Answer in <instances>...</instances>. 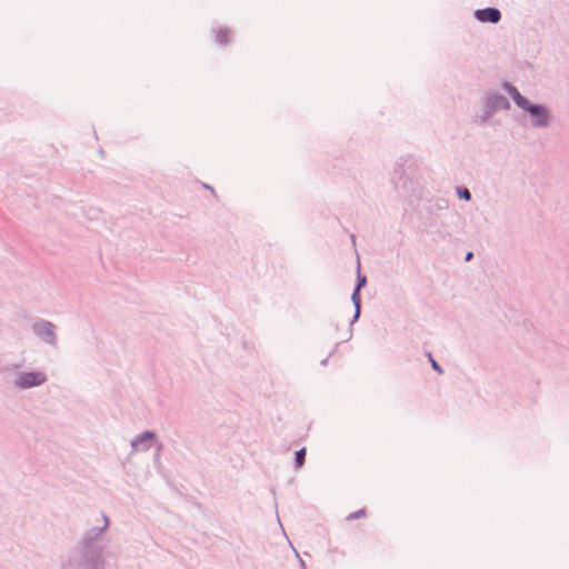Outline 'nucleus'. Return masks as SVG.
Wrapping results in <instances>:
<instances>
[{"label":"nucleus","mask_w":569,"mask_h":569,"mask_svg":"<svg viewBox=\"0 0 569 569\" xmlns=\"http://www.w3.org/2000/svg\"><path fill=\"white\" fill-rule=\"evenodd\" d=\"M231 39V33L226 28H219L214 30V40L217 43L224 46L227 44Z\"/></svg>","instance_id":"nucleus-5"},{"label":"nucleus","mask_w":569,"mask_h":569,"mask_svg":"<svg viewBox=\"0 0 569 569\" xmlns=\"http://www.w3.org/2000/svg\"><path fill=\"white\" fill-rule=\"evenodd\" d=\"M509 92L512 96L515 102L523 110L529 111V109L533 106L532 103L529 102L528 99L522 97L517 89L511 88Z\"/></svg>","instance_id":"nucleus-4"},{"label":"nucleus","mask_w":569,"mask_h":569,"mask_svg":"<svg viewBox=\"0 0 569 569\" xmlns=\"http://www.w3.org/2000/svg\"><path fill=\"white\" fill-rule=\"evenodd\" d=\"M153 440V433L146 432L140 438H138L136 441L132 442V446L134 448H138L142 442L144 441H152Z\"/></svg>","instance_id":"nucleus-6"},{"label":"nucleus","mask_w":569,"mask_h":569,"mask_svg":"<svg viewBox=\"0 0 569 569\" xmlns=\"http://www.w3.org/2000/svg\"><path fill=\"white\" fill-rule=\"evenodd\" d=\"M352 300L357 307V309H359V305H360V293H359V287L356 288L353 295H352Z\"/></svg>","instance_id":"nucleus-9"},{"label":"nucleus","mask_w":569,"mask_h":569,"mask_svg":"<svg viewBox=\"0 0 569 569\" xmlns=\"http://www.w3.org/2000/svg\"><path fill=\"white\" fill-rule=\"evenodd\" d=\"M430 358V361H431V365H432V368L436 369L438 372H442V369L440 368V366L437 363V361L435 359L431 358V356H429Z\"/></svg>","instance_id":"nucleus-12"},{"label":"nucleus","mask_w":569,"mask_h":569,"mask_svg":"<svg viewBox=\"0 0 569 569\" xmlns=\"http://www.w3.org/2000/svg\"><path fill=\"white\" fill-rule=\"evenodd\" d=\"M475 16L481 22H491V23L499 22V20L501 18L500 11L496 8H487V9L477 10Z\"/></svg>","instance_id":"nucleus-2"},{"label":"nucleus","mask_w":569,"mask_h":569,"mask_svg":"<svg viewBox=\"0 0 569 569\" xmlns=\"http://www.w3.org/2000/svg\"><path fill=\"white\" fill-rule=\"evenodd\" d=\"M39 328L43 330L47 335H52V326L50 323H41Z\"/></svg>","instance_id":"nucleus-10"},{"label":"nucleus","mask_w":569,"mask_h":569,"mask_svg":"<svg viewBox=\"0 0 569 569\" xmlns=\"http://www.w3.org/2000/svg\"><path fill=\"white\" fill-rule=\"evenodd\" d=\"M532 117L536 118V126H545L548 121L547 110L543 107L533 104L529 111Z\"/></svg>","instance_id":"nucleus-3"},{"label":"nucleus","mask_w":569,"mask_h":569,"mask_svg":"<svg viewBox=\"0 0 569 569\" xmlns=\"http://www.w3.org/2000/svg\"><path fill=\"white\" fill-rule=\"evenodd\" d=\"M471 258H472V253H471V252H469V253L467 254V257H466V260H467V261H469Z\"/></svg>","instance_id":"nucleus-14"},{"label":"nucleus","mask_w":569,"mask_h":569,"mask_svg":"<svg viewBox=\"0 0 569 569\" xmlns=\"http://www.w3.org/2000/svg\"><path fill=\"white\" fill-rule=\"evenodd\" d=\"M365 283H366V278L365 277L359 278V282H358L357 287H359V289H360Z\"/></svg>","instance_id":"nucleus-13"},{"label":"nucleus","mask_w":569,"mask_h":569,"mask_svg":"<svg viewBox=\"0 0 569 569\" xmlns=\"http://www.w3.org/2000/svg\"><path fill=\"white\" fill-rule=\"evenodd\" d=\"M458 193L460 194V197H462L465 200H469L470 199V192L467 190V189H458Z\"/></svg>","instance_id":"nucleus-11"},{"label":"nucleus","mask_w":569,"mask_h":569,"mask_svg":"<svg viewBox=\"0 0 569 569\" xmlns=\"http://www.w3.org/2000/svg\"><path fill=\"white\" fill-rule=\"evenodd\" d=\"M46 381V375L42 372H26L19 376L16 385L19 388H31Z\"/></svg>","instance_id":"nucleus-1"},{"label":"nucleus","mask_w":569,"mask_h":569,"mask_svg":"<svg viewBox=\"0 0 569 569\" xmlns=\"http://www.w3.org/2000/svg\"><path fill=\"white\" fill-rule=\"evenodd\" d=\"M305 457H306V449H300L299 451H297L296 453V463H297V467L300 468L302 467L303 462H305Z\"/></svg>","instance_id":"nucleus-7"},{"label":"nucleus","mask_w":569,"mask_h":569,"mask_svg":"<svg viewBox=\"0 0 569 569\" xmlns=\"http://www.w3.org/2000/svg\"><path fill=\"white\" fill-rule=\"evenodd\" d=\"M366 516H367V511H366L365 508H362V509H359L356 512L350 513L347 517V520H355V519H359V518H365Z\"/></svg>","instance_id":"nucleus-8"}]
</instances>
